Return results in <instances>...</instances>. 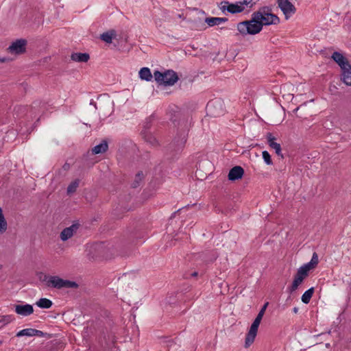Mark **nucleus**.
<instances>
[{
    "mask_svg": "<svg viewBox=\"0 0 351 351\" xmlns=\"http://www.w3.org/2000/svg\"><path fill=\"white\" fill-rule=\"evenodd\" d=\"M255 2H253L252 0H243L235 3L223 1L221 3L220 9L223 12L228 11L231 14H236L252 8Z\"/></svg>",
    "mask_w": 351,
    "mask_h": 351,
    "instance_id": "f257e3e1",
    "label": "nucleus"
},
{
    "mask_svg": "<svg viewBox=\"0 0 351 351\" xmlns=\"http://www.w3.org/2000/svg\"><path fill=\"white\" fill-rule=\"evenodd\" d=\"M237 29L243 35H254L259 33L262 30V28L260 23L253 13L250 20L238 23Z\"/></svg>",
    "mask_w": 351,
    "mask_h": 351,
    "instance_id": "f03ea898",
    "label": "nucleus"
},
{
    "mask_svg": "<svg viewBox=\"0 0 351 351\" xmlns=\"http://www.w3.org/2000/svg\"><path fill=\"white\" fill-rule=\"evenodd\" d=\"M155 80L160 85L173 86L179 80L178 74L173 70H167L165 72L156 71L154 73Z\"/></svg>",
    "mask_w": 351,
    "mask_h": 351,
    "instance_id": "7ed1b4c3",
    "label": "nucleus"
},
{
    "mask_svg": "<svg viewBox=\"0 0 351 351\" xmlns=\"http://www.w3.org/2000/svg\"><path fill=\"white\" fill-rule=\"evenodd\" d=\"M254 14L260 23L261 28H263V25L277 24L279 22V18L271 13L267 8H263L254 12Z\"/></svg>",
    "mask_w": 351,
    "mask_h": 351,
    "instance_id": "20e7f679",
    "label": "nucleus"
},
{
    "mask_svg": "<svg viewBox=\"0 0 351 351\" xmlns=\"http://www.w3.org/2000/svg\"><path fill=\"white\" fill-rule=\"evenodd\" d=\"M308 271L301 266L297 271L294 276L293 281L290 287V291H295L298 287L303 282L304 280L308 276Z\"/></svg>",
    "mask_w": 351,
    "mask_h": 351,
    "instance_id": "39448f33",
    "label": "nucleus"
},
{
    "mask_svg": "<svg viewBox=\"0 0 351 351\" xmlns=\"http://www.w3.org/2000/svg\"><path fill=\"white\" fill-rule=\"evenodd\" d=\"M26 45V40L19 39L13 42L8 48V50L12 54H22L25 51Z\"/></svg>",
    "mask_w": 351,
    "mask_h": 351,
    "instance_id": "423d86ee",
    "label": "nucleus"
},
{
    "mask_svg": "<svg viewBox=\"0 0 351 351\" xmlns=\"http://www.w3.org/2000/svg\"><path fill=\"white\" fill-rule=\"evenodd\" d=\"M277 3L278 7L287 18L289 16L293 14L296 11L293 4H292L289 0H277Z\"/></svg>",
    "mask_w": 351,
    "mask_h": 351,
    "instance_id": "0eeeda50",
    "label": "nucleus"
},
{
    "mask_svg": "<svg viewBox=\"0 0 351 351\" xmlns=\"http://www.w3.org/2000/svg\"><path fill=\"white\" fill-rule=\"evenodd\" d=\"M258 326H259L258 325H257L254 323L252 324V325L250 328V330H249V331L246 335V337H245V348L250 347L254 341V339L257 335Z\"/></svg>",
    "mask_w": 351,
    "mask_h": 351,
    "instance_id": "6e6552de",
    "label": "nucleus"
},
{
    "mask_svg": "<svg viewBox=\"0 0 351 351\" xmlns=\"http://www.w3.org/2000/svg\"><path fill=\"white\" fill-rule=\"evenodd\" d=\"M207 110L214 116H218L223 112L221 102L219 100H213L208 103Z\"/></svg>",
    "mask_w": 351,
    "mask_h": 351,
    "instance_id": "1a4fd4ad",
    "label": "nucleus"
},
{
    "mask_svg": "<svg viewBox=\"0 0 351 351\" xmlns=\"http://www.w3.org/2000/svg\"><path fill=\"white\" fill-rule=\"evenodd\" d=\"M48 287L61 289L66 287V280L57 276H51L48 284Z\"/></svg>",
    "mask_w": 351,
    "mask_h": 351,
    "instance_id": "9d476101",
    "label": "nucleus"
},
{
    "mask_svg": "<svg viewBox=\"0 0 351 351\" xmlns=\"http://www.w3.org/2000/svg\"><path fill=\"white\" fill-rule=\"evenodd\" d=\"M15 311L19 315L23 316H28L33 313L34 308L33 306L30 304H18L15 306Z\"/></svg>",
    "mask_w": 351,
    "mask_h": 351,
    "instance_id": "9b49d317",
    "label": "nucleus"
},
{
    "mask_svg": "<svg viewBox=\"0 0 351 351\" xmlns=\"http://www.w3.org/2000/svg\"><path fill=\"white\" fill-rule=\"evenodd\" d=\"M243 173L244 170L241 167L235 166L230 170L228 179L232 181L241 179L243 177Z\"/></svg>",
    "mask_w": 351,
    "mask_h": 351,
    "instance_id": "f8f14e48",
    "label": "nucleus"
},
{
    "mask_svg": "<svg viewBox=\"0 0 351 351\" xmlns=\"http://www.w3.org/2000/svg\"><path fill=\"white\" fill-rule=\"evenodd\" d=\"M267 139L269 147L275 150L276 154L278 156H282L280 145L275 142L276 138L271 133H268L267 134Z\"/></svg>",
    "mask_w": 351,
    "mask_h": 351,
    "instance_id": "ddd939ff",
    "label": "nucleus"
},
{
    "mask_svg": "<svg viewBox=\"0 0 351 351\" xmlns=\"http://www.w3.org/2000/svg\"><path fill=\"white\" fill-rule=\"evenodd\" d=\"M342 81L348 86H351V65H347L341 69Z\"/></svg>",
    "mask_w": 351,
    "mask_h": 351,
    "instance_id": "4468645a",
    "label": "nucleus"
},
{
    "mask_svg": "<svg viewBox=\"0 0 351 351\" xmlns=\"http://www.w3.org/2000/svg\"><path fill=\"white\" fill-rule=\"evenodd\" d=\"M332 58L339 64V66L341 67V69L344 66L350 64L348 61L346 60L343 56L339 52H334L332 55Z\"/></svg>",
    "mask_w": 351,
    "mask_h": 351,
    "instance_id": "2eb2a0df",
    "label": "nucleus"
},
{
    "mask_svg": "<svg viewBox=\"0 0 351 351\" xmlns=\"http://www.w3.org/2000/svg\"><path fill=\"white\" fill-rule=\"evenodd\" d=\"M71 59L77 62H87L90 59V56L87 53H73Z\"/></svg>",
    "mask_w": 351,
    "mask_h": 351,
    "instance_id": "dca6fc26",
    "label": "nucleus"
},
{
    "mask_svg": "<svg viewBox=\"0 0 351 351\" xmlns=\"http://www.w3.org/2000/svg\"><path fill=\"white\" fill-rule=\"evenodd\" d=\"M108 145L106 141H102L101 143L95 145L91 149L93 154H103L107 151Z\"/></svg>",
    "mask_w": 351,
    "mask_h": 351,
    "instance_id": "f3484780",
    "label": "nucleus"
},
{
    "mask_svg": "<svg viewBox=\"0 0 351 351\" xmlns=\"http://www.w3.org/2000/svg\"><path fill=\"white\" fill-rule=\"evenodd\" d=\"M80 227V224L78 221H75L71 226L67 227V240L77 234ZM69 243L70 242L67 241V246L69 245Z\"/></svg>",
    "mask_w": 351,
    "mask_h": 351,
    "instance_id": "a211bd4d",
    "label": "nucleus"
},
{
    "mask_svg": "<svg viewBox=\"0 0 351 351\" xmlns=\"http://www.w3.org/2000/svg\"><path fill=\"white\" fill-rule=\"evenodd\" d=\"M227 21H228L227 18H223V17H207L205 19V22L210 27L218 25L222 23L226 22Z\"/></svg>",
    "mask_w": 351,
    "mask_h": 351,
    "instance_id": "6ab92c4d",
    "label": "nucleus"
},
{
    "mask_svg": "<svg viewBox=\"0 0 351 351\" xmlns=\"http://www.w3.org/2000/svg\"><path fill=\"white\" fill-rule=\"evenodd\" d=\"M319 259L317 253L314 252L310 262L302 265L304 268L307 269L308 271L315 267L318 264Z\"/></svg>",
    "mask_w": 351,
    "mask_h": 351,
    "instance_id": "aec40b11",
    "label": "nucleus"
},
{
    "mask_svg": "<svg viewBox=\"0 0 351 351\" xmlns=\"http://www.w3.org/2000/svg\"><path fill=\"white\" fill-rule=\"evenodd\" d=\"M139 77L141 80L146 81H151L152 79V75L150 69L147 67H143L139 71Z\"/></svg>",
    "mask_w": 351,
    "mask_h": 351,
    "instance_id": "412c9836",
    "label": "nucleus"
},
{
    "mask_svg": "<svg viewBox=\"0 0 351 351\" xmlns=\"http://www.w3.org/2000/svg\"><path fill=\"white\" fill-rule=\"evenodd\" d=\"M81 182V180L79 178H76L74 180L71 181V183L67 186V194L75 193L78 188Z\"/></svg>",
    "mask_w": 351,
    "mask_h": 351,
    "instance_id": "4be33fe9",
    "label": "nucleus"
},
{
    "mask_svg": "<svg viewBox=\"0 0 351 351\" xmlns=\"http://www.w3.org/2000/svg\"><path fill=\"white\" fill-rule=\"evenodd\" d=\"M313 293H314L313 287H311L309 289H308L307 291H306L303 293V295H302V298H301L302 302L304 304H308L312 296H313Z\"/></svg>",
    "mask_w": 351,
    "mask_h": 351,
    "instance_id": "5701e85b",
    "label": "nucleus"
},
{
    "mask_svg": "<svg viewBox=\"0 0 351 351\" xmlns=\"http://www.w3.org/2000/svg\"><path fill=\"white\" fill-rule=\"evenodd\" d=\"M52 304V302L47 298H40L36 302V305L42 308H49Z\"/></svg>",
    "mask_w": 351,
    "mask_h": 351,
    "instance_id": "b1692460",
    "label": "nucleus"
},
{
    "mask_svg": "<svg viewBox=\"0 0 351 351\" xmlns=\"http://www.w3.org/2000/svg\"><path fill=\"white\" fill-rule=\"evenodd\" d=\"M115 36L114 32L110 31V32H106L103 33L100 38L102 40L107 43H111L113 37Z\"/></svg>",
    "mask_w": 351,
    "mask_h": 351,
    "instance_id": "393cba45",
    "label": "nucleus"
},
{
    "mask_svg": "<svg viewBox=\"0 0 351 351\" xmlns=\"http://www.w3.org/2000/svg\"><path fill=\"white\" fill-rule=\"evenodd\" d=\"M7 230V222L4 218L2 213V209L0 208V233H3Z\"/></svg>",
    "mask_w": 351,
    "mask_h": 351,
    "instance_id": "a878e982",
    "label": "nucleus"
},
{
    "mask_svg": "<svg viewBox=\"0 0 351 351\" xmlns=\"http://www.w3.org/2000/svg\"><path fill=\"white\" fill-rule=\"evenodd\" d=\"M34 328H25L20 330L16 333V337H20L23 336L33 337Z\"/></svg>",
    "mask_w": 351,
    "mask_h": 351,
    "instance_id": "bb28decb",
    "label": "nucleus"
},
{
    "mask_svg": "<svg viewBox=\"0 0 351 351\" xmlns=\"http://www.w3.org/2000/svg\"><path fill=\"white\" fill-rule=\"evenodd\" d=\"M13 319L12 315H3L0 317V329L8 323L12 322Z\"/></svg>",
    "mask_w": 351,
    "mask_h": 351,
    "instance_id": "cd10ccee",
    "label": "nucleus"
},
{
    "mask_svg": "<svg viewBox=\"0 0 351 351\" xmlns=\"http://www.w3.org/2000/svg\"><path fill=\"white\" fill-rule=\"evenodd\" d=\"M51 276L47 275L43 272L38 274V278L39 280L42 282H44L47 287L48 286Z\"/></svg>",
    "mask_w": 351,
    "mask_h": 351,
    "instance_id": "c85d7f7f",
    "label": "nucleus"
},
{
    "mask_svg": "<svg viewBox=\"0 0 351 351\" xmlns=\"http://www.w3.org/2000/svg\"><path fill=\"white\" fill-rule=\"evenodd\" d=\"M143 173L142 172H138L135 176L134 182L132 184V186L134 188L137 187L139 185L140 182L143 180Z\"/></svg>",
    "mask_w": 351,
    "mask_h": 351,
    "instance_id": "c756f323",
    "label": "nucleus"
},
{
    "mask_svg": "<svg viewBox=\"0 0 351 351\" xmlns=\"http://www.w3.org/2000/svg\"><path fill=\"white\" fill-rule=\"evenodd\" d=\"M262 154H263V158L264 161L265 162V163L267 165H271L272 161H271V156H270V154H269V152L267 151H263Z\"/></svg>",
    "mask_w": 351,
    "mask_h": 351,
    "instance_id": "7c9ffc66",
    "label": "nucleus"
},
{
    "mask_svg": "<svg viewBox=\"0 0 351 351\" xmlns=\"http://www.w3.org/2000/svg\"><path fill=\"white\" fill-rule=\"evenodd\" d=\"M145 139L146 141L149 142L152 145H155L158 143L156 138L151 134L145 136Z\"/></svg>",
    "mask_w": 351,
    "mask_h": 351,
    "instance_id": "2f4dec72",
    "label": "nucleus"
},
{
    "mask_svg": "<svg viewBox=\"0 0 351 351\" xmlns=\"http://www.w3.org/2000/svg\"><path fill=\"white\" fill-rule=\"evenodd\" d=\"M267 305H268V303H267H267H265V304L263 305V306L261 308V309L260 310V311H259V313H258V315H258V316H260V317H263V315H264V314H265V310H266V308H267Z\"/></svg>",
    "mask_w": 351,
    "mask_h": 351,
    "instance_id": "473e14b6",
    "label": "nucleus"
},
{
    "mask_svg": "<svg viewBox=\"0 0 351 351\" xmlns=\"http://www.w3.org/2000/svg\"><path fill=\"white\" fill-rule=\"evenodd\" d=\"M33 336L44 337L45 336V333L43 331H41V330L34 329Z\"/></svg>",
    "mask_w": 351,
    "mask_h": 351,
    "instance_id": "72a5a7b5",
    "label": "nucleus"
},
{
    "mask_svg": "<svg viewBox=\"0 0 351 351\" xmlns=\"http://www.w3.org/2000/svg\"><path fill=\"white\" fill-rule=\"evenodd\" d=\"M77 285L75 282L67 280V288H76Z\"/></svg>",
    "mask_w": 351,
    "mask_h": 351,
    "instance_id": "f704fd0d",
    "label": "nucleus"
},
{
    "mask_svg": "<svg viewBox=\"0 0 351 351\" xmlns=\"http://www.w3.org/2000/svg\"><path fill=\"white\" fill-rule=\"evenodd\" d=\"M60 238L63 241H66V228L62 230L60 234Z\"/></svg>",
    "mask_w": 351,
    "mask_h": 351,
    "instance_id": "c9c22d12",
    "label": "nucleus"
},
{
    "mask_svg": "<svg viewBox=\"0 0 351 351\" xmlns=\"http://www.w3.org/2000/svg\"><path fill=\"white\" fill-rule=\"evenodd\" d=\"M262 319H263V317L257 315L256 317L255 318V319L254 320L253 323L259 326Z\"/></svg>",
    "mask_w": 351,
    "mask_h": 351,
    "instance_id": "e433bc0d",
    "label": "nucleus"
},
{
    "mask_svg": "<svg viewBox=\"0 0 351 351\" xmlns=\"http://www.w3.org/2000/svg\"><path fill=\"white\" fill-rule=\"evenodd\" d=\"M262 319H263V317L257 315L256 317L255 318V319L254 320L253 323L259 326Z\"/></svg>",
    "mask_w": 351,
    "mask_h": 351,
    "instance_id": "4c0bfd02",
    "label": "nucleus"
},
{
    "mask_svg": "<svg viewBox=\"0 0 351 351\" xmlns=\"http://www.w3.org/2000/svg\"><path fill=\"white\" fill-rule=\"evenodd\" d=\"M186 141V136H185V135H184V136L182 137V138H181L180 141H178L177 143H178V144L179 145H183L185 143Z\"/></svg>",
    "mask_w": 351,
    "mask_h": 351,
    "instance_id": "58836bf2",
    "label": "nucleus"
},
{
    "mask_svg": "<svg viewBox=\"0 0 351 351\" xmlns=\"http://www.w3.org/2000/svg\"><path fill=\"white\" fill-rule=\"evenodd\" d=\"M105 247V246L103 244H96L95 248L97 250H103Z\"/></svg>",
    "mask_w": 351,
    "mask_h": 351,
    "instance_id": "ea45409f",
    "label": "nucleus"
},
{
    "mask_svg": "<svg viewBox=\"0 0 351 351\" xmlns=\"http://www.w3.org/2000/svg\"><path fill=\"white\" fill-rule=\"evenodd\" d=\"M293 312L294 313H297L298 312V307H294V308H293Z\"/></svg>",
    "mask_w": 351,
    "mask_h": 351,
    "instance_id": "a19ab883",
    "label": "nucleus"
},
{
    "mask_svg": "<svg viewBox=\"0 0 351 351\" xmlns=\"http://www.w3.org/2000/svg\"><path fill=\"white\" fill-rule=\"evenodd\" d=\"M197 276V272H196V271L191 274V276L195 277Z\"/></svg>",
    "mask_w": 351,
    "mask_h": 351,
    "instance_id": "79ce46f5",
    "label": "nucleus"
},
{
    "mask_svg": "<svg viewBox=\"0 0 351 351\" xmlns=\"http://www.w3.org/2000/svg\"><path fill=\"white\" fill-rule=\"evenodd\" d=\"M5 60H5V58H0V62H5Z\"/></svg>",
    "mask_w": 351,
    "mask_h": 351,
    "instance_id": "37998d69",
    "label": "nucleus"
},
{
    "mask_svg": "<svg viewBox=\"0 0 351 351\" xmlns=\"http://www.w3.org/2000/svg\"><path fill=\"white\" fill-rule=\"evenodd\" d=\"M104 256H105L106 258H109L110 256H108V254L106 252H104Z\"/></svg>",
    "mask_w": 351,
    "mask_h": 351,
    "instance_id": "c03bdc74",
    "label": "nucleus"
},
{
    "mask_svg": "<svg viewBox=\"0 0 351 351\" xmlns=\"http://www.w3.org/2000/svg\"><path fill=\"white\" fill-rule=\"evenodd\" d=\"M173 344V341H169V343L168 344V347H171Z\"/></svg>",
    "mask_w": 351,
    "mask_h": 351,
    "instance_id": "a18cd8bd",
    "label": "nucleus"
},
{
    "mask_svg": "<svg viewBox=\"0 0 351 351\" xmlns=\"http://www.w3.org/2000/svg\"><path fill=\"white\" fill-rule=\"evenodd\" d=\"M298 110H299V107H298V108H295V109L293 110V112H294V113H296V112H297V111H298Z\"/></svg>",
    "mask_w": 351,
    "mask_h": 351,
    "instance_id": "49530a36",
    "label": "nucleus"
}]
</instances>
